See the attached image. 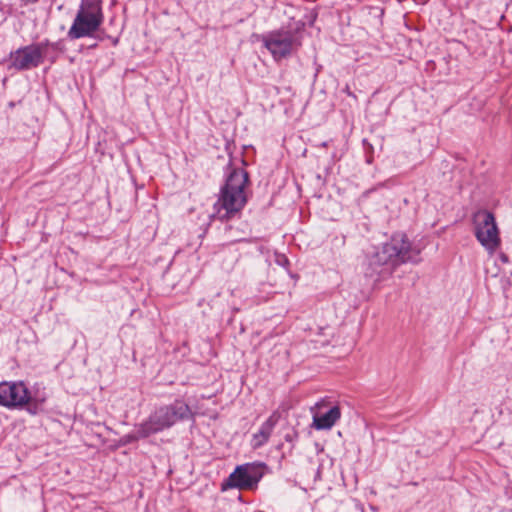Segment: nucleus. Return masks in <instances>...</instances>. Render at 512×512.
<instances>
[{
  "label": "nucleus",
  "instance_id": "nucleus-1",
  "mask_svg": "<svg viewBox=\"0 0 512 512\" xmlns=\"http://www.w3.org/2000/svg\"><path fill=\"white\" fill-rule=\"evenodd\" d=\"M420 250L412 247L407 236L394 234L389 241L372 246L365 252L362 270L373 286L387 280L401 264L419 261Z\"/></svg>",
  "mask_w": 512,
  "mask_h": 512
},
{
  "label": "nucleus",
  "instance_id": "nucleus-2",
  "mask_svg": "<svg viewBox=\"0 0 512 512\" xmlns=\"http://www.w3.org/2000/svg\"><path fill=\"white\" fill-rule=\"evenodd\" d=\"M248 180V173L242 168H234L227 175L218 201L215 203L220 219L228 220L244 208L247 202L244 189Z\"/></svg>",
  "mask_w": 512,
  "mask_h": 512
},
{
  "label": "nucleus",
  "instance_id": "nucleus-3",
  "mask_svg": "<svg viewBox=\"0 0 512 512\" xmlns=\"http://www.w3.org/2000/svg\"><path fill=\"white\" fill-rule=\"evenodd\" d=\"M192 418L189 405L182 399H176L168 405L156 408L144 421V435H153L171 428L178 422Z\"/></svg>",
  "mask_w": 512,
  "mask_h": 512
},
{
  "label": "nucleus",
  "instance_id": "nucleus-4",
  "mask_svg": "<svg viewBox=\"0 0 512 512\" xmlns=\"http://www.w3.org/2000/svg\"><path fill=\"white\" fill-rule=\"evenodd\" d=\"M103 20L101 0H81L67 37L71 40L93 37Z\"/></svg>",
  "mask_w": 512,
  "mask_h": 512
},
{
  "label": "nucleus",
  "instance_id": "nucleus-5",
  "mask_svg": "<svg viewBox=\"0 0 512 512\" xmlns=\"http://www.w3.org/2000/svg\"><path fill=\"white\" fill-rule=\"evenodd\" d=\"M262 43L275 61H280L297 52L302 45L298 29H278L261 36Z\"/></svg>",
  "mask_w": 512,
  "mask_h": 512
},
{
  "label": "nucleus",
  "instance_id": "nucleus-6",
  "mask_svg": "<svg viewBox=\"0 0 512 512\" xmlns=\"http://www.w3.org/2000/svg\"><path fill=\"white\" fill-rule=\"evenodd\" d=\"M475 237L487 249H495L500 244L499 229L492 212L477 210L472 216Z\"/></svg>",
  "mask_w": 512,
  "mask_h": 512
},
{
  "label": "nucleus",
  "instance_id": "nucleus-7",
  "mask_svg": "<svg viewBox=\"0 0 512 512\" xmlns=\"http://www.w3.org/2000/svg\"><path fill=\"white\" fill-rule=\"evenodd\" d=\"M264 464H243L229 475L228 479L222 484V489L238 488L241 490H253L262 479Z\"/></svg>",
  "mask_w": 512,
  "mask_h": 512
},
{
  "label": "nucleus",
  "instance_id": "nucleus-8",
  "mask_svg": "<svg viewBox=\"0 0 512 512\" xmlns=\"http://www.w3.org/2000/svg\"><path fill=\"white\" fill-rule=\"evenodd\" d=\"M29 400V390L22 381L0 382V406L8 409L24 408Z\"/></svg>",
  "mask_w": 512,
  "mask_h": 512
},
{
  "label": "nucleus",
  "instance_id": "nucleus-9",
  "mask_svg": "<svg viewBox=\"0 0 512 512\" xmlns=\"http://www.w3.org/2000/svg\"><path fill=\"white\" fill-rule=\"evenodd\" d=\"M36 43L22 46L9 55L10 66L18 71H27L41 65V52Z\"/></svg>",
  "mask_w": 512,
  "mask_h": 512
},
{
  "label": "nucleus",
  "instance_id": "nucleus-10",
  "mask_svg": "<svg viewBox=\"0 0 512 512\" xmlns=\"http://www.w3.org/2000/svg\"><path fill=\"white\" fill-rule=\"evenodd\" d=\"M40 48L41 52V63L48 61L49 63H55L59 56L66 51L65 42L63 39H59L55 42H51L45 39L41 42L36 43Z\"/></svg>",
  "mask_w": 512,
  "mask_h": 512
},
{
  "label": "nucleus",
  "instance_id": "nucleus-11",
  "mask_svg": "<svg viewBox=\"0 0 512 512\" xmlns=\"http://www.w3.org/2000/svg\"><path fill=\"white\" fill-rule=\"evenodd\" d=\"M341 411L338 406L331 407L325 413H316L313 416V427L317 430H328L340 419Z\"/></svg>",
  "mask_w": 512,
  "mask_h": 512
},
{
  "label": "nucleus",
  "instance_id": "nucleus-12",
  "mask_svg": "<svg viewBox=\"0 0 512 512\" xmlns=\"http://www.w3.org/2000/svg\"><path fill=\"white\" fill-rule=\"evenodd\" d=\"M277 422L278 415L276 413H273L264 423H262L259 431L256 434H254L256 446H261L268 441Z\"/></svg>",
  "mask_w": 512,
  "mask_h": 512
},
{
  "label": "nucleus",
  "instance_id": "nucleus-13",
  "mask_svg": "<svg viewBox=\"0 0 512 512\" xmlns=\"http://www.w3.org/2000/svg\"><path fill=\"white\" fill-rule=\"evenodd\" d=\"M143 430H144V421L137 426V430L135 432L126 434L121 438L120 441H121L122 445L134 443V442L138 441L139 439H144V438L149 437L150 435H144Z\"/></svg>",
  "mask_w": 512,
  "mask_h": 512
},
{
  "label": "nucleus",
  "instance_id": "nucleus-14",
  "mask_svg": "<svg viewBox=\"0 0 512 512\" xmlns=\"http://www.w3.org/2000/svg\"><path fill=\"white\" fill-rule=\"evenodd\" d=\"M42 402L43 400L38 401L37 399L32 398L29 394V400L27 403H25L24 407L29 414L36 415L40 410V405Z\"/></svg>",
  "mask_w": 512,
  "mask_h": 512
},
{
  "label": "nucleus",
  "instance_id": "nucleus-15",
  "mask_svg": "<svg viewBox=\"0 0 512 512\" xmlns=\"http://www.w3.org/2000/svg\"><path fill=\"white\" fill-rule=\"evenodd\" d=\"M274 261L277 265L287 268L289 265V259L286 257V255L281 253H275Z\"/></svg>",
  "mask_w": 512,
  "mask_h": 512
},
{
  "label": "nucleus",
  "instance_id": "nucleus-16",
  "mask_svg": "<svg viewBox=\"0 0 512 512\" xmlns=\"http://www.w3.org/2000/svg\"><path fill=\"white\" fill-rule=\"evenodd\" d=\"M298 439V432L294 429H290L285 435L284 440L291 444H294Z\"/></svg>",
  "mask_w": 512,
  "mask_h": 512
},
{
  "label": "nucleus",
  "instance_id": "nucleus-17",
  "mask_svg": "<svg viewBox=\"0 0 512 512\" xmlns=\"http://www.w3.org/2000/svg\"><path fill=\"white\" fill-rule=\"evenodd\" d=\"M25 4H33L38 2V0H22Z\"/></svg>",
  "mask_w": 512,
  "mask_h": 512
}]
</instances>
